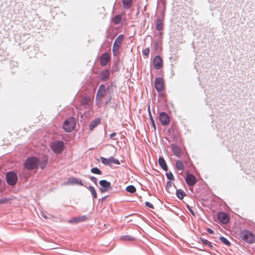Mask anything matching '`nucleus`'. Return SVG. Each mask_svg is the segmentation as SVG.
<instances>
[{"instance_id":"f257e3e1","label":"nucleus","mask_w":255,"mask_h":255,"mask_svg":"<svg viewBox=\"0 0 255 255\" xmlns=\"http://www.w3.org/2000/svg\"><path fill=\"white\" fill-rule=\"evenodd\" d=\"M239 236L240 238L246 242L253 243L255 242V236L248 231L244 230L241 231Z\"/></svg>"},{"instance_id":"f03ea898","label":"nucleus","mask_w":255,"mask_h":255,"mask_svg":"<svg viewBox=\"0 0 255 255\" xmlns=\"http://www.w3.org/2000/svg\"><path fill=\"white\" fill-rule=\"evenodd\" d=\"M76 125L75 119L73 117H70L64 122L63 128L65 131L69 132L75 128Z\"/></svg>"},{"instance_id":"7ed1b4c3","label":"nucleus","mask_w":255,"mask_h":255,"mask_svg":"<svg viewBox=\"0 0 255 255\" xmlns=\"http://www.w3.org/2000/svg\"><path fill=\"white\" fill-rule=\"evenodd\" d=\"M64 142L62 141H55L51 143V148L56 154L61 153L64 149Z\"/></svg>"},{"instance_id":"20e7f679","label":"nucleus","mask_w":255,"mask_h":255,"mask_svg":"<svg viewBox=\"0 0 255 255\" xmlns=\"http://www.w3.org/2000/svg\"><path fill=\"white\" fill-rule=\"evenodd\" d=\"M106 95V90L104 85L102 84L100 86L96 95V101L97 103L102 102V98Z\"/></svg>"},{"instance_id":"39448f33","label":"nucleus","mask_w":255,"mask_h":255,"mask_svg":"<svg viewBox=\"0 0 255 255\" xmlns=\"http://www.w3.org/2000/svg\"><path fill=\"white\" fill-rule=\"evenodd\" d=\"M38 159L36 157H31L27 159L25 163V166L27 169H33L37 167Z\"/></svg>"},{"instance_id":"423d86ee","label":"nucleus","mask_w":255,"mask_h":255,"mask_svg":"<svg viewBox=\"0 0 255 255\" xmlns=\"http://www.w3.org/2000/svg\"><path fill=\"white\" fill-rule=\"evenodd\" d=\"M6 181L9 185H14L16 184V173L13 171H9L6 174Z\"/></svg>"},{"instance_id":"0eeeda50","label":"nucleus","mask_w":255,"mask_h":255,"mask_svg":"<svg viewBox=\"0 0 255 255\" xmlns=\"http://www.w3.org/2000/svg\"><path fill=\"white\" fill-rule=\"evenodd\" d=\"M155 88L157 91L160 92L164 90V81L163 78L158 77L155 80Z\"/></svg>"},{"instance_id":"6e6552de","label":"nucleus","mask_w":255,"mask_h":255,"mask_svg":"<svg viewBox=\"0 0 255 255\" xmlns=\"http://www.w3.org/2000/svg\"><path fill=\"white\" fill-rule=\"evenodd\" d=\"M101 160L103 164L107 165H111L112 163H114L117 165L120 164V161L117 159L114 158L112 156L108 158L101 157Z\"/></svg>"},{"instance_id":"1a4fd4ad","label":"nucleus","mask_w":255,"mask_h":255,"mask_svg":"<svg viewBox=\"0 0 255 255\" xmlns=\"http://www.w3.org/2000/svg\"><path fill=\"white\" fill-rule=\"evenodd\" d=\"M159 118L162 125L167 126L169 124V117L166 113L162 112L160 113Z\"/></svg>"},{"instance_id":"9d476101","label":"nucleus","mask_w":255,"mask_h":255,"mask_svg":"<svg viewBox=\"0 0 255 255\" xmlns=\"http://www.w3.org/2000/svg\"><path fill=\"white\" fill-rule=\"evenodd\" d=\"M153 63L154 67L156 69H159L162 67V60L159 56H155Z\"/></svg>"},{"instance_id":"9b49d317","label":"nucleus","mask_w":255,"mask_h":255,"mask_svg":"<svg viewBox=\"0 0 255 255\" xmlns=\"http://www.w3.org/2000/svg\"><path fill=\"white\" fill-rule=\"evenodd\" d=\"M187 184L189 186H193L197 182L196 177L192 174H188L185 178Z\"/></svg>"},{"instance_id":"f8f14e48","label":"nucleus","mask_w":255,"mask_h":255,"mask_svg":"<svg viewBox=\"0 0 255 255\" xmlns=\"http://www.w3.org/2000/svg\"><path fill=\"white\" fill-rule=\"evenodd\" d=\"M110 59V56L108 53H105L102 55L100 58V64L102 66H106Z\"/></svg>"},{"instance_id":"ddd939ff","label":"nucleus","mask_w":255,"mask_h":255,"mask_svg":"<svg viewBox=\"0 0 255 255\" xmlns=\"http://www.w3.org/2000/svg\"><path fill=\"white\" fill-rule=\"evenodd\" d=\"M218 218L219 220L223 224H227L229 221V217L228 215L223 212H220L218 213Z\"/></svg>"},{"instance_id":"4468645a","label":"nucleus","mask_w":255,"mask_h":255,"mask_svg":"<svg viewBox=\"0 0 255 255\" xmlns=\"http://www.w3.org/2000/svg\"><path fill=\"white\" fill-rule=\"evenodd\" d=\"M99 183L102 186L101 188L102 192H105L111 188V183L105 180H101Z\"/></svg>"},{"instance_id":"2eb2a0df","label":"nucleus","mask_w":255,"mask_h":255,"mask_svg":"<svg viewBox=\"0 0 255 255\" xmlns=\"http://www.w3.org/2000/svg\"><path fill=\"white\" fill-rule=\"evenodd\" d=\"M110 72L109 70L102 71L99 75L100 79L103 81H107L109 78Z\"/></svg>"},{"instance_id":"dca6fc26","label":"nucleus","mask_w":255,"mask_h":255,"mask_svg":"<svg viewBox=\"0 0 255 255\" xmlns=\"http://www.w3.org/2000/svg\"><path fill=\"white\" fill-rule=\"evenodd\" d=\"M124 36L123 34H120V35H119L118 37L116 39L113 46L120 48L124 40Z\"/></svg>"},{"instance_id":"f3484780","label":"nucleus","mask_w":255,"mask_h":255,"mask_svg":"<svg viewBox=\"0 0 255 255\" xmlns=\"http://www.w3.org/2000/svg\"><path fill=\"white\" fill-rule=\"evenodd\" d=\"M68 181L69 183L71 184H78L81 186L83 185L82 180L75 177H70L68 179Z\"/></svg>"},{"instance_id":"a211bd4d","label":"nucleus","mask_w":255,"mask_h":255,"mask_svg":"<svg viewBox=\"0 0 255 255\" xmlns=\"http://www.w3.org/2000/svg\"><path fill=\"white\" fill-rule=\"evenodd\" d=\"M87 220V217L86 216L84 215L82 216L73 218L69 221V222L71 223H77L80 222L85 221Z\"/></svg>"},{"instance_id":"6ab92c4d","label":"nucleus","mask_w":255,"mask_h":255,"mask_svg":"<svg viewBox=\"0 0 255 255\" xmlns=\"http://www.w3.org/2000/svg\"><path fill=\"white\" fill-rule=\"evenodd\" d=\"M159 164L160 167L165 171H167L168 169L167 166L165 162V160L163 157H159L158 159Z\"/></svg>"},{"instance_id":"aec40b11","label":"nucleus","mask_w":255,"mask_h":255,"mask_svg":"<svg viewBox=\"0 0 255 255\" xmlns=\"http://www.w3.org/2000/svg\"><path fill=\"white\" fill-rule=\"evenodd\" d=\"M172 149L174 154L177 157H180L181 151L180 148L175 145H172Z\"/></svg>"},{"instance_id":"412c9836","label":"nucleus","mask_w":255,"mask_h":255,"mask_svg":"<svg viewBox=\"0 0 255 255\" xmlns=\"http://www.w3.org/2000/svg\"><path fill=\"white\" fill-rule=\"evenodd\" d=\"M100 123V120L96 119L92 121L89 125V129L92 130L96 127Z\"/></svg>"},{"instance_id":"4be33fe9","label":"nucleus","mask_w":255,"mask_h":255,"mask_svg":"<svg viewBox=\"0 0 255 255\" xmlns=\"http://www.w3.org/2000/svg\"><path fill=\"white\" fill-rule=\"evenodd\" d=\"M123 4L125 9H129L132 6V0H123Z\"/></svg>"},{"instance_id":"5701e85b","label":"nucleus","mask_w":255,"mask_h":255,"mask_svg":"<svg viewBox=\"0 0 255 255\" xmlns=\"http://www.w3.org/2000/svg\"><path fill=\"white\" fill-rule=\"evenodd\" d=\"M122 14H117L112 19V21L115 24H119L122 21Z\"/></svg>"},{"instance_id":"b1692460","label":"nucleus","mask_w":255,"mask_h":255,"mask_svg":"<svg viewBox=\"0 0 255 255\" xmlns=\"http://www.w3.org/2000/svg\"><path fill=\"white\" fill-rule=\"evenodd\" d=\"M177 196L180 199H182L186 195L185 193L181 189H178L176 190Z\"/></svg>"},{"instance_id":"393cba45","label":"nucleus","mask_w":255,"mask_h":255,"mask_svg":"<svg viewBox=\"0 0 255 255\" xmlns=\"http://www.w3.org/2000/svg\"><path fill=\"white\" fill-rule=\"evenodd\" d=\"M126 191L128 192L133 193L136 191V188L133 185H129L126 187Z\"/></svg>"},{"instance_id":"a878e982","label":"nucleus","mask_w":255,"mask_h":255,"mask_svg":"<svg viewBox=\"0 0 255 255\" xmlns=\"http://www.w3.org/2000/svg\"><path fill=\"white\" fill-rule=\"evenodd\" d=\"M48 159L47 157H45L43 160L40 163L39 165L42 169H44L47 163Z\"/></svg>"},{"instance_id":"bb28decb","label":"nucleus","mask_w":255,"mask_h":255,"mask_svg":"<svg viewBox=\"0 0 255 255\" xmlns=\"http://www.w3.org/2000/svg\"><path fill=\"white\" fill-rule=\"evenodd\" d=\"M176 166L178 170H183V165L182 161H181L180 160H177L176 161Z\"/></svg>"},{"instance_id":"cd10ccee","label":"nucleus","mask_w":255,"mask_h":255,"mask_svg":"<svg viewBox=\"0 0 255 255\" xmlns=\"http://www.w3.org/2000/svg\"><path fill=\"white\" fill-rule=\"evenodd\" d=\"M220 241L223 243L225 245L228 246H230L231 244L229 242V241L226 239L225 238V237H220Z\"/></svg>"},{"instance_id":"c85d7f7f","label":"nucleus","mask_w":255,"mask_h":255,"mask_svg":"<svg viewBox=\"0 0 255 255\" xmlns=\"http://www.w3.org/2000/svg\"><path fill=\"white\" fill-rule=\"evenodd\" d=\"M201 241L202 244H203L204 245H207L210 248L213 247L212 245H211V243L209 241H208L207 240L201 238Z\"/></svg>"},{"instance_id":"c756f323","label":"nucleus","mask_w":255,"mask_h":255,"mask_svg":"<svg viewBox=\"0 0 255 255\" xmlns=\"http://www.w3.org/2000/svg\"><path fill=\"white\" fill-rule=\"evenodd\" d=\"M121 239L124 241H132L134 240V239L133 237L128 235H126L122 237Z\"/></svg>"},{"instance_id":"7c9ffc66","label":"nucleus","mask_w":255,"mask_h":255,"mask_svg":"<svg viewBox=\"0 0 255 255\" xmlns=\"http://www.w3.org/2000/svg\"><path fill=\"white\" fill-rule=\"evenodd\" d=\"M91 172L93 173L101 175L102 174L101 171L97 167H94L91 169Z\"/></svg>"},{"instance_id":"2f4dec72","label":"nucleus","mask_w":255,"mask_h":255,"mask_svg":"<svg viewBox=\"0 0 255 255\" xmlns=\"http://www.w3.org/2000/svg\"><path fill=\"white\" fill-rule=\"evenodd\" d=\"M89 189L90 190V191L91 192L93 196V197L95 198H97V193H96V191L95 188L92 186H90L89 187Z\"/></svg>"},{"instance_id":"473e14b6","label":"nucleus","mask_w":255,"mask_h":255,"mask_svg":"<svg viewBox=\"0 0 255 255\" xmlns=\"http://www.w3.org/2000/svg\"><path fill=\"white\" fill-rule=\"evenodd\" d=\"M149 118L154 130H156V126L151 113H149Z\"/></svg>"},{"instance_id":"72a5a7b5","label":"nucleus","mask_w":255,"mask_h":255,"mask_svg":"<svg viewBox=\"0 0 255 255\" xmlns=\"http://www.w3.org/2000/svg\"><path fill=\"white\" fill-rule=\"evenodd\" d=\"M119 48L115 46L113 47V53L114 56H118L119 51Z\"/></svg>"},{"instance_id":"f704fd0d","label":"nucleus","mask_w":255,"mask_h":255,"mask_svg":"<svg viewBox=\"0 0 255 255\" xmlns=\"http://www.w3.org/2000/svg\"><path fill=\"white\" fill-rule=\"evenodd\" d=\"M166 175L168 179L170 180H174V176L171 172H169L166 173Z\"/></svg>"},{"instance_id":"c9c22d12","label":"nucleus","mask_w":255,"mask_h":255,"mask_svg":"<svg viewBox=\"0 0 255 255\" xmlns=\"http://www.w3.org/2000/svg\"><path fill=\"white\" fill-rule=\"evenodd\" d=\"M163 28V23L161 21H159V22L156 25V29L157 30H161Z\"/></svg>"},{"instance_id":"e433bc0d","label":"nucleus","mask_w":255,"mask_h":255,"mask_svg":"<svg viewBox=\"0 0 255 255\" xmlns=\"http://www.w3.org/2000/svg\"><path fill=\"white\" fill-rule=\"evenodd\" d=\"M89 102V98L88 97L84 98L82 100V104L83 105H87Z\"/></svg>"},{"instance_id":"4c0bfd02","label":"nucleus","mask_w":255,"mask_h":255,"mask_svg":"<svg viewBox=\"0 0 255 255\" xmlns=\"http://www.w3.org/2000/svg\"><path fill=\"white\" fill-rule=\"evenodd\" d=\"M149 53V48H146L143 51V54L145 56H147Z\"/></svg>"},{"instance_id":"58836bf2","label":"nucleus","mask_w":255,"mask_h":255,"mask_svg":"<svg viewBox=\"0 0 255 255\" xmlns=\"http://www.w3.org/2000/svg\"><path fill=\"white\" fill-rule=\"evenodd\" d=\"M40 214L41 216L44 219H47L48 218L47 216L45 214L44 211H41Z\"/></svg>"},{"instance_id":"ea45409f","label":"nucleus","mask_w":255,"mask_h":255,"mask_svg":"<svg viewBox=\"0 0 255 255\" xmlns=\"http://www.w3.org/2000/svg\"><path fill=\"white\" fill-rule=\"evenodd\" d=\"M116 134H117L116 132H113L110 135V138L113 140H116L115 136H116Z\"/></svg>"},{"instance_id":"a19ab883","label":"nucleus","mask_w":255,"mask_h":255,"mask_svg":"<svg viewBox=\"0 0 255 255\" xmlns=\"http://www.w3.org/2000/svg\"><path fill=\"white\" fill-rule=\"evenodd\" d=\"M190 213L193 216H195V213L192 208H187Z\"/></svg>"},{"instance_id":"79ce46f5","label":"nucleus","mask_w":255,"mask_h":255,"mask_svg":"<svg viewBox=\"0 0 255 255\" xmlns=\"http://www.w3.org/2000/svg\"><path fill=\"white\" fill-rule=\"evenodd\" d=\"M172 185V183L171 181H168L166 183V186L167 188H170Z\"/></svg>"},{"instance_id":"37998d69","label":"nucleus","mask_w":255,"mask_h":255,"mask_svg":"<svg viewBox=\"0 0 255 255\" xmlns=\"http://www.w3.org/2000/svg\"><path fill=\"white\" fill-rule=\"evenodd\" d=\"M90 179L95 184H97V179L96 177H91Z\"/></svg>"},{"instance_id":"c03bdc74","label":"nucleus","mask_w":255,"mask_h":255,"mask_svg":"<svg viewBox=\"0 0 255 255\" xmlns=\"http://www.w3.org/2000/svg\"><path fill=\"white\" fill-rule=\"evenodd\" d=\"M207 231L210 234H213L214 233L213 230L210 228L207 229Z\"/></svg>"},{"instance_id":"a18cd8bd","label":"nucleus","mask_w":255,"mask_h":255,"mask_svg":"<svg viewBox=\"0 0 255 255\" xmlns=\"http://www.w3.org/2000/svg\"><path fill=\"white\" fill-rule=\"evenodd\" d=\"M7 201L6 199H0V205L5 203Z\"/></svg>"},{"instance_id":"49530a36","label":"nucleus","mask_w":255,"mask_h":255,"mask_svg":"<svg viewBox=\"0 0 255 255\" xmlns=\"http://www.w3.org/2000/svg\"><path fill=\"white\" fill-rule=\"evenodd\" d=\"M145 205L148 207H153L152 205L149 202H145Z\"/></svg>"},{"instance_id":"de8ad7c7","label":"nucleus","mask_w":255,"mask_h":255,"mask_svg":"<svg viewBox=\"0 0 255 255\" xmlns=\"http://www.w3.org/2000/svg\"><path fill=\"white\" fill-rule=\"evenodd\" d=\"M148 111L149 114L151 113L150 110V107H149V106L148 107Z\"/></svg>"}]
</instances>
